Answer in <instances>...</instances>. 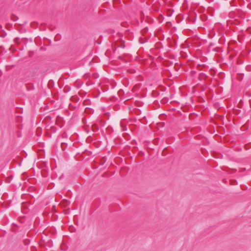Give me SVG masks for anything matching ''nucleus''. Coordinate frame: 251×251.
<instances>
[{
    "label": "nucleus",
    "instance_id": "1",
    "mask_svg": "<svg viewBox=\"0 0 251 251\" xmlns=\"http://www.w3.org/2000/svg\"><path fill=\"white\" fill-rule=\"evenodd\" d=\"M92 77L94 78H97L99 77V75L97 74H94L92 75Z\"/></svg>",
    "mask_w": 251,
    "mask_h": 251
},
{
    "label": "nucleus",
    "instance_id": "4",
    "mask_svg": "<svg viewBox=\"0 0 251 251\" xmlns=\"http://www.w3.org/2000/svg\"><path fill=\"white\" fill-rule=\"evenodd\" d=\"M93 126V127H94V128H96V130H97L98 129L97 126L96 125L93 126Z\"/></svg>",
    "mask_w": 251,
    "mask_h": 251
},
{
    "label": "nucleus",
    "instance_id": "3",
    "mask_svg": "<svg viewBox=\"0 0 251 251\" xmlns=\"http://www.w3.org/2000/svg\"><path fill=\"white\" fill-rule=\"evenodd\" d=\"M29 243V241L28 240L25 241V245H27Z\"/></svg>",
    "mask_w": 251,
    "mask_h": 251
},
{
    "label": "nucleus",
    "instance_id": "2",
    "mask_svg": "<svg viewBox=\"0 0 251 251\" xmlns=\"http://www.w3.org/2000/svg\"><path fill=\"white\" fill-rule=\"evenodd\" d=\"M12 18V20L15 21H16L17 20H18V18L17 16H14Z\"/></svg>",
    "mask_w": 251,
    "mask_h": 251
}]
</instances>
